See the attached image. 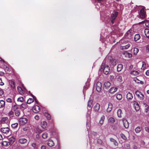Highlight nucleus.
<instances>
[{
    "mask_svg": "<svg viewBox=\"0 0 149 149\" xmlns=\"http://www.w3.org/2000/svg\"><path fill=\"white\" fill-rule=\"evenodd\" d=\"M102 89V84L100 81H98L96 84V89L98 92H100Z\"/></svg>",
    "mask_w": 149,
    "mask_h": 149,
    "instance_id": "6",
    "label": "nucleus"
},
{
    "mask_svg": "<svg viewBox=\"0 0 149 149\" xmlns=\"http://www.w3.org/2000/svg\"><path fill=\"white\" fill-rule=\"evenodd\" d=\"M146 75L147 76H149V70H148L145 73Z\"/></svg>",
    "mask_w": 149,
    "mask_h": 149,
    "instance_id": "62",
    "label": "nucleus"
},
{
    "mask_svg": "<svg viewBox=\"0 0 149 149\" xmlns=\"http://www.w3.org/2000/svg\"><path fill=\"white\" fill-rule=\"evenodd\" d=\"M100 108V105L97 103L94 106V110L96 112H97L99 111Z\"/></svg>",
    "mask_w": 149,
    "mask_h": 149,
    "instance_id": "16",
    "label": "nucleus"
},
{
    "mask_svg": "<svg viewBox=\"0 0 149 149\" xmlns=\"http://www.w3.org/2000/svg\"><path fill=\"white\" fill-rule=\"evenodd\" d=\"M127 100L130 101L133 98V96L132 94L129 92L127 95Z\"/></svg>",
    "mask_w": 149,
    "mask_h": 149,
    "instance_id": "12",
    "label": "nucleus"
},
{
    "mask_svg": "<svg viewBox=\"0 0 149 149\" xmlns=\"http://www.w3.org/2000/svg\"><path fill=\"white\" fill-rule=\"evenodd\" d=\"M132 31V30L131 29H129L125 34V36H127L128 35H130L131 36L132 35L131 32Z\"/></svg>",
    "mask_w": 149,
    "mask_h": 149,
    "instance_id": "37",
    "label": "nucleus"
},
{
    "mask_svg": "<svg viewBox=\"0 0 149 149\" xmlns=\"http://www.w3.org/2000/svg\"><path fill=\"white\" fill-rule=\"evenodd\" d=\"M132 56V55L130 53H128V56H127V57H129V58H130Z\"/></svg>",
    "mask_w": 149,
    "mask_h": 149,
    "instance_id": "63",
    "label": "nucleus"
},
{
    "mask_svg": "<svg viewBox=\"0 0 149 149\" xmlns=\"http://www.w3.org/2000/svg\"><path fill=\"white\" fill-rule=\"evenodd\" d=\"M118 12L116 11L114 12L111 16V21L112 23H113V21L117 17Z\"/></svg>",
    "mask_w": 149,
    "mask_h": 149,
    "instance_id": "4",
    "label": "nucleus"
},
{
    "mask_svg": "<svg viewBox=\"0 0 149 149\" xmlns=\"http://www.w3.org/2000/svg\"><path fill=\"white\" fill-rule=\"evenodd\" d=\"M123 68V65L120 64L118 65L117 67V71L119 72Z\"/></svg>",
    "mask_w": 149,
    "mask_h": 149,
    "instance_id": "25",
    "label": "nucleus"
},
{
    "mask_svg": "<svg viewBox=\"0 0 149 149\" xmlns=\"http://www.w3.org/2000/svg\"><path fill=\"white\" fill-rule=\"evenodd\" d=\"M113 108V105L111 103H109L108 104V107L107 109V112H110L112 110Z\"/></svg>",
    "mask_w": 149,
    "mask_h": 149,
    "instance_id": "18",
    "label": "nucleus"
},
{
    "mask_svg": "<svg viewBox=\"0 0 149 149\" xmlns=\"http://www.w3.org/2000/svg\"><path fill=\"white\" fill-rule=\"evenodd\" d=\"M1 131L4 133H7L9 132V129L8 127L2 128Z\"/></svg>",
    "mask_w": 149,
    "mask_h": 149,
    "instance_id": "13",
    "label": "nucleus"
},
{
    "mask_svg": "<svg viewBox=\"0 0 149 149\" xmlns=\"http://www.w3.org/2000/svg\"><path fill=\"white\" fill-rule=\"evenodd\" d=\"M26 105L24 104H21L20 106V107L21 108H24L25 107Z\"/></svg>",
    "mask_w": 149,
    "mask_h": 149,
    "instance_id": "61",
    "label": "nucleus"
},
{
    "mask_svg": "<svg viewBox=\"0 0 149 149\" xmlns=\"http://www.w3.org/2000/svg\"><path fill=\"white\" fill-rule=\"evenodd\" d=\"M18 126V123H13L11 125V126L14 129L17 128V127Z\"/></svg>",
    "mask_w": 149,
    "mask_h": 149,
    "instance_id": "40",
    "label": "nucleus"
},
{
    "mask_svg": "<svg viewBox=\"0 0 149 149\" xmlns=\"http://www.w3.org/2000/svg\"><path fill=\"white\" fill-rule=\"evenodd\" d=\"M34 118L36 120H37L39 119V116H38L37 115L35 116Z\"/></svg>",
    "mask_w": 149,
    "mask_h": 149,
    "instance_id": "60",
    "label": "nucleus"
},
{
    "mask_svg": "<svg viewBox=\"0 0 149 149\" xmlns=\"http://www.w3.org/2000/svg\"><path fill=\"white\" fill-rule=\"evenodd\" d=\"M139 51V49L138 48H135L134 49V54L135 55H136L137 54L138 52Z\"/></svg>",
    "mask_w": 149,
    "mask_h": 149,
    "instance_id": "38",
    "label": "nucleus"
},
{
    "mask_svg": "<svg viewBox=\"0 0 149 149\" xmlns=\"http://www.w3.org/2000/svg\"><path fill=\"white\" fill-rule=\"evenodd\" d=\"M47 133L46 132H45L42 134V136L43 138L45 139L47 138Z\"/></svg>",
    "mask_w": 149,
    "mask_h": 149,
    "instance_id": "43",
    "label": "nucleus"
},
{
    "mask_svg": "<svg viewBox=\"0 0 149 149\" xmlns=\"http://www.w3.org/2000/svg\"><path fill=\"white\" fill-rule=\"evenodd\" d=\"M27 140L25 138L20 139H19V141L21 143H24L26 142Z\"/></svg>",
    "mask_w": 149,
    "mask_h": 149,
    "instance_id": "27",
    "label": "nucleus"
},
{
    "mask_svg": "<svg viewBox=\"0 0 149 149\" xmlns=\"http://www.w3.org/2000/svg\"><path fill=\"white\" fill-rule=\"evenodd\" d=\"M5 105V102L3 100H0V108H3Z\"/></svg>",
    "mask_w": 149,
    "mask_h": 149,
    "instance_id": "22",
    "label": "nucleus"
},
{
    "mask_svg": "<svg viewBox=\"0 0 149 149\" xmlns=\"http://www.w3.org/2000/svg\"><path fill=\"white\" fill-rule=\"evenodd\" d=\"M110 141L111 142H112L115 145V146H118V143L114 139H113L112 138H110Z\"/></svg>",
    "mask_w": 149,
    "mask_h": 149,
    "instance_id": "32",
    "label": "nucleus"
},
{
    "mask_svg": "<svg viewBox=\"0 0 149 149\" xmlns=\"http://www.w3.org/2000/svg\"><path fill=\"white\" fill-rule=\"evenodd\" d=\"M108 121L111 123H113L115 122L114 119L112 117H110L108 119Z\"/></svg>",
    "mask_w": 149,
    "mask_h": 149,
    "instance_id": "34",
    "label": "nucleus"
},
{
    "mask_svg": "<svg viewBox=\"0 0 149 149\" xmlns=\"http://www.w3.org/2000/svg\"><path fill=\"white\" fill-rule=\"evenodd\" d=\"M130 44H128L125 46H121L120 47V48L122 49H126L130 47Z\"/></svg>",
    "mask_w": 149,
    "mask_h": 149,
    "instance_id": "31",
    "label": "nucleus"
},
{
    "mask_svg": "<svg viewBox=\"0 0 149 149\" xmlns=\"http://www.w3.org/2000/svg\"><path fill=\"white\" fill-rule=\"evenodd\" d=\"M146 51L147 53H149V45L146 46Z\"/></svg>",
    "mask_w": 149,
    "mask_h": 149,
    "instance_id": "55",
    "label": "nucleus"
},
{
    "mask_svg": "<svg viewBox=\"0 0 149 149\" xmlns=\"http://www.w3.org/2000/svg\"><path fill=\"white\" fill-rule=\"evenodd\" d=\"M6 101L8 102L12 103H13V102H15L14 100H12L10 98H8L7 99Z\"/></svg>",
    "mask_w": 149,
    "mask_h": 149,
    "instance_id": "46",
    "label": "nucleus"
},
{
    "mask_svg": "<svg viewBox=\"0 0 149 149\" xmlns=\"http://www.w3.org/2000/svg\"><path fill=\"white\" fill-rule=\"evenodd\" d=\"M97 143L100 144H102V141L100 139H97Z\"/></svg>",
    "mask_w": 149,
    "mask_h": 149,
    "instance_id": "50",
    "label": "nucleus"
},
{
    "mask_svg": "<svg viewBox=\"0 0 149 149\" xmlns=\"http://www.w3.org/2000/svg\"><path fill=\"white\" fill-rule=\"evenodd\" d=\"M130 74L132 76H139L140 75V73L137 71L134 70L130 72Z\"/></svg>",
    "mask_w": 149,
    "mask_h": 149,
    "instance_id": "11",
    "label": "nucleus"
},
{
    "mask_svg": "<svg viewBox=\"0 0 149 149\" xmlns=\"http://www.w3.org/2000/svg\"><path fill=\"white\" fill-rule=\"evenodd\" d=\"M144 33L146 37L149 39V29H146L144 30Z\"/></svg>",
    "mask_w": 149,
    "mask_h": 149,
    "instance_id": "21",
    "label": "nucleus"
},
{
    "mask_svg": "<svg viewBox=\"0 0 149 149\" xmlns=\"http://www.w3.org/2000/svg\"><path fill=\"white\" fill-rule=\"evenodd\" d=\"M4 84V83L2 82L1 78H0V85L3 86Z\"/></svg>",
    "mask_w": 149,
    "mask_h": 149,
    "instance_id": "59",
    "label": "nucleus"
},
{
    "mask_svg": "<svg viewBox=\"0 0 149 149\" xmlns=\"http://www.w3.org/2000/svg\"><path fill=\"white\" fill-rule=\"evenodd\" d=\"M97 134L96 132H92L91 133V136L92 138L94 139H95L96 138V136H97Z\"/></svg>",
    "mask_w": 149,
    "mask_h": 149,
    "instance_id": "35",
    "label": "nucleus"
},
{
    "mask_svg": "<svg viewBox=\"0 0 149 149\" xmlns=\"http://www.w3.org/2000/svg\"><path fill=\"white\" fill-rule=\"evenodd\" d=\"M9 83L10 85L11 88L14 89L15 87V82L12 80H10L9 81Z\"/></svg>",
    "mask_w": 149,
    "mask_h": 149,
    "instance_id": "23",
    "label": "nucleus"
},
{
    "mask_svg": "<svg viewBox=\"0 0 149 149\" xmlns=\"http://www.w3.org/2000/svg\"><path fill=\"white\" fill-rule=\"evenodd\" d=\"M104 119L105 117L104 115L102 116L101 117L99 123L101 125H102L103 124Z\"/></svg>",
    "mask_w": 149,
    "mask_h": 149,
    "instance_id": "30",
    "label": "nucleus"
},
{
    "mask_svg": "<svg viewBox=\"0 0 149 149\" xmlns=\"http://www.w3.org/2000/svg\"><path fill=\"white\" fill-rule=\"evenodd\" d=\"M40 110V108L38 105H36L34 107L33 109V112L37 113L39 112Z\"/></svg>",
    "mask_w": 149,
    "mask_h": 149,
    "instance_id": "10",
    "label": "nucleus"
},
{
    "mask_svg": "<svg viewBox=\"0 0 149 149\" xmlns=\"http://www.w3.org/2000/svg\"><path fill=\"white\" fill-rule=\"evenodd\" d=\"M47 145L49 146L52 147L54 145V144L52 140L49 139L48 141Z\"/></svg>",
    "mask_w": 149,
    "mask_h": 149,
    "instance_id": "19",
    "label": "nucleus"
},
{
    "mask_svg": "<svg viewBox=\"0 0 149 149\" xmlns=\"http://www.w3.org/2000/svg\"><path fill=\"white\" fill-rule=\"evenodd\" d=\"M134 81L136 82L139 83V81L140 80H138L137 78H135L134 79Z\"/></svg>",
    "mask_w": 149,
    "mask_h": 149,
    "instance_id": "56",
    "label": "nucleus"
},
{
    "mask_svg": "<svg viewBox=\"0 0 149 149\" xmlns=\"http://www.w3.org/2000/svg\"><path fill=\"white\" fill-rule=\"evenodd\" d=\"M118 90V88L116 87H113L110 88L109 92L111 93H113L116 92Z\"/></svg>",
    "mask_w": 149,
    "mask_h": 149,
    "instance_id": "14",
    "label": "nucleus"
},
{
    "mask_svg": "<svg viewBox=\"0 0 149 149\" xmlns=\"http://www.w3.org/2000/svg\"><path fill=\"white\" fill-rule=\"evenodd\" d=\"M116 75V79L120 82H122L123 81V79L121 74H117Z\"/></svg>",
    "mask_w": 149,
    "mask_h": 149,
    "instance_id": "7",
    "label": "nucleus"
},
{
    "mask_svg": "<svg viewBox=\"0 0 149 149\" xmlns=\"http://www.w3.org/2000/svg\"><path fill=\"white\" fill-rule=\"evenodd\" d=\"M27 121L28 120L26 118H21L19 120V123L20 125H23L27 123Z\"/></svg>",
    "mask_w": 149,
    "mask_h": 149,
    "instance_id": "5",
    "label": "nucleus"
},
{
    "mask_svg": "<svg viewBox=\"0 0 149 149\" xmlns=\"http://www.w3.org/2000/svg\"><path fill=\"white\" fill-rule=\"evenodd\" d=\"M17 101L22 102L24 101L23 97H19L17 99Z\"/></svg>",
    "mask_w": 149,
    "mask_h": 149,
    "instance_id": "42",
    "label": "nucleus"
},
{
    "mask_svg": "<svg viewBox=\"0 0 149 149\" xmlns=\"http://www.w3.org/2000/svg\"><path fill=\"white\" fill-rule=\"evenodd\" d=\"M9 141H11L10 143H12L15 141V139L13 138L12 137L9 138Z\"/></svg>",
    "mask_w": 149,
    "mask_h": 149,
    "instance_id": "48",
    "label": "nucleus"
},
{
    "mask_svg": "<svg viewBox=\"0 0 149 149\" xmlns=\"http://www.w3.org/2000/svg\"><path fill=\"white\" fill-rule=\"evenodd\" d=\"M142 129V127L140 126L137 127L135 130V131L136 133H139Z\"/></svg>",
    "mask_w": 149,
    "mask_h": 149,
    "instance_id": "20",
    "label": "nucleus"
},
{
    "mask_svg": "<svg viewBox=\"0 0 149 149\" xmlns=\"http://www.w3.org/2000/svg\"><path fill=\"white\" fill-rule=\"evenodd\" d=\"M10 144L9 142L7 141H3L2 142V145L4 146H6Z\"/></svg>",
    "mask_w": 149,
    "mask_h": 149,
    "instance_id": "39",
    "label": "nucleus"
},
{
    "mask_svg": "<svg viewBox=\"0 0 149 149\" xmlns=\"http://www.w3.org/2000/svg\"><path fill=\"white\" fill-rule=\"evenodd\" d=\"M142 68H143V70H145L146 68V63L144 62H142Z\"/></svg>",
    "mask_w": 149,
    "mask_h": 149,
    "instance_id": "49",
    "label": "nucleus"
},
{
    "mask_svg": "<svg viewBox=\"0 0 149 149\" xmlns=\"http://www.w3.org/2000/svg\"><path fill=\"white\" fill-rule=\"evenodd\" d=\"M145 131L147 132H149V127H146L144 128Z\"/></svg>",
    "mask_w": 149,
    "mask_h": 149,
    "instance_id": "57",
    "label": "nucleus"
},
{
    "mask_svg": "<svg viewBox=\"0 0 149 149\" xmlns=\"http://www.w3.org/2000/svg\"><path fill=\"white\" fill-rule=\"evenodd\" d=\"M132 103H133V104L134 106L138 104L136 101H133L132 102Z\"/></svg>",
    "mask_w": 149,
    "mask_h": 149,
    "instance_id": "58",
    "label": "nucleus"
},
{
    "mask_svg": "<svg viewBox=\"0 0 149 149\" xmlns=\"http://www.w3.org/2000/svg\"><path fill=\"white\" fill-rule=\"evenodd\" d=\"M140 38V36L139 34H136L134 37L135 41H136L139 39Z\"/></svg>",
    "mask_w": 149,
    "mask_h": 149,
    "instance_id": "33",
    "label": "nucleus"
},
{
    "mask_svg": "<svg viewBox=\"0 0 149 149\" xmlns=\"http://www.w3.org/2000/svg\"><path fill=\"white\" fill-rule=\"evenodd\" d=\"M92 103L93 101L92 100H89L88 101L87 106L88 107H89L91 109V108L92 106Z\"/></svg>",
    "mask_w": 149,
    "mask_h": 149,
    "instance_id": "24",
    "label": "nucleus"
},
{
    "mask_svg": "<svg viewBox=\"0 0 149 149\" xmlns=\"http://www.w3.org/2000/svg\"><path fill=\"white\" fill-rule=\"evenodd\" d=\"M135 94L139 99L142 100L144 99V95L141 91H136L135 92Z\"/></svg>",
    "mask_w": 149,
    "mask_h": 149,
    "instance_id": "3",
    "label": "nucleus"
},
{
    "mask_svg": "<svg viewBox=\"0 0 149 149\" xmlns=\"http://www.w3.org/2000/svg\"><path fill=\"white\" fill-rule=\"evenodd\" d=\"M104 87L106 88H108L111 86V83L109 81H106L104 84Z\"/></svg>",
    "mask_w": 149,
    "mask_h": 149,
    "instance_id": "29",
    "label": "nucleus"
},
{
    "mask_svg": "<svg viewBox=\"0 0 149 149\" xmlns=\"http://www.w3.org/2000/svg\"><path fill=\"white\" fill-rule=\"evenodd\" d=\"M12 109L14 111L16 110L18 108L17 105L15 102H13L12 105Z\"/></svg>",
    "mask_w": 149,
    "mask_h": 149,
    "instance_id": "15",
    "label": "nucleus"
},
{
    "mask_svg": "<svg viewBox=\"0 0 149 149\" xmlns=\"http://www.w3.org/2000/svg\"><path fill=\"white\" fill-rule=\"evenodd\" d=\"M116 98L118 100H120L122 98V96L120 94H118L116 95Z\"/></svg>",
    "mask_w": 149,
    "mask_h": 149,
    "instance_id": "26",
    "label": "nucleus"
},
{
    "mask_svg": "<svg viewBox=\"0 0 149 149\" xmlns=\"http://www.w3.org/2000/svg\"><path fill=\"white\" fill-rule=\"evenodd\" d=\"M8 119V118L7 117H4L2 118V120L3 122H5L7 121Z\"/></svg>",
    "mask_w": 149,
    "mask_h": 149,
    "instance_id": "52",
    "label": "nucleus"
},
{
    "mask_svg": "<svg viewBox=\"0 0 149 149\" xmlns=\"http://www.w3.org/2000/svg\"><path fill=\"white\" fill-rule=\"evenodd\" d=\"M123 122V125L126 128H127L129 126L128 122H127V120L125 118H123L122 120Z\"/></svg>",
    "mask_w": 149,
    "mask_h": 149,
    "instance_id": "8",
    "label": "nucleus"
},
{
    "mask_svg": "<svg viewBox=\"0 0 149 149\" xmlns=\"http://www.w3.org/2000/svg\"><path fill=\"white\" fill-rule=\"evenodd\" d=\"M8 114L10 117H13V112L12 111H11Z\"/></svg>",
    "mask_w": 149,
    "mask_h": 149,
    "instance_id": "53",
    "label": "nucleus"
},
{
    "mask_svg": "<svg viewBox=\"0 0 149 149\" xmlns=\"http://www.w3.org/2000/svg\"><path fill=\"white\" fill-rule=\"evenodd\" d=\"M121 138L124 140H126L127 139V138L123 134H120Z\"/></svg>",
    "mask_w": 149,
    "mask_h": 149,
    "instance_id": "44",
    "label": "nucleus"
},
{
    "mask_svg": "<svg viewBox=\"0 0 149 149\" xmlns=\"http://www.w3.org/2000/svg\"><path fill=\"white\" fill-rule=\"evenodd\" d=\"M41 149H46V147L45 146L42 145L41 147Z\"/></svg>",
    "mask_w": 149,
    "mask_h": 149,
    "instance_id": "64",
    "label": "nucleus"
},
{
    "mask_svg": "<svg viewBox=\"0 0 149 149\" xmlns=\"http://www.w3.org/2000/svg\"><path fill=\"white\" fill-rule=\"evenodd\" d=\"M15 114L16 116H18L20 114V111L19 110H17L15 112Z\"/></svg>",
    "mask_w": 149,
    "mask_h": 149,
    "instance_id": "45",
    "label": "nucleus"
},
{
    "mask_svg": "<svg viewBox=\"0 0 149 149\" xmlns=\"http://www.w3.org/2000/svg\"><path fill=\"white\" fill-rule=\"evenodd\" d=\"M141 9L140 11V15L141 18H144L146 16V12L144 10L145 8L144 6H141Z\"/></svg>",
    "mask_w": 149,
    "mask_h": 149,
    "instance_id": "2",
    "label": "nucleus"
},
{
    "mask_svg": "<svg viewBox=\"0 0 149 149\" xmlns=\"http://www.w3.org/2000/svg\"><path fill=\"white\" fill-rule=\"evenodd\" d=\"M40 125L42 128L45 129L47 127V124L45 121H43L41 122Z\"/></svg>",
    "mask_w": 149,
    "mask_h": 149,
    "instance_id": "17",
    "label": "nucleus"
},
{
    "mask_svg": "<svg viewBox=\"0 0 149 149\" xmlns=\"http://www.w3.org/2000/svg\"><path fill=\"white\" fill-rule=\"evenodd\" d=\"M128 53L126 51H125L123 53V54L124 55L125 57H127Z\"/></svg>",
    "mask_w": 149,
    "mask_h": 149,
    "instance_id": "51",
    "label": "nucleus"
},
{
    "mask_svg": "<svg viewBox=\"0 0 149 149\" xmlns=\"http://www.w3.org/2000/svg\"><path fill=\"white\" fill-rule=\"evenodd\" d=\"M134 107L135 108V110L136 111H137L139 110V109H140V107H139V104L134 106Z\"/></svg>",
    "mask_w": 149,
    "mask_h": 149,
    "instance_id": "41",
    "label": "nucleus"
},
{
    "mask_svg": "<svg viewBox=\"0 0 149 149\" xmlns=\"http://www.w3.org/2000/svg\"><path fill=\"white\" fill-rule=\"evenodd\" d=\"M17 90L18 92L21 94L22 95L24 93L23 90L20 87L18 86Z\"/></svg>",
    "mask_w": 149,
    "mask_h": 149,
    "instance_id": "36",
    "label": "nucleus"
},
{
    "mask_svg": "<svg viewBox=\"0 0 149 149\" xmlns=\"http://www.w3.org/2000/svg\"><path fill=\"white\" fill-rule=\"evenodd\" d=\"M100 70L101 71H103L104 73L106 74H108L110 71L109 66L104 63H102Z\"/></svg>",
    "mask_w": 149,
    "mask_h": 149,
    "instance_id": "1",
    "label": "nucleus"
},
{
    "mask_svg": "<svg viewBox=\"0 0 149 149\" xmlns=\"http://www.w3.org/2000/svg\"><path fill=\"white\" fill-rule=\"evenodd\" d=\"M122 111L120 109H119L117 112V113L118 116L119 118H121L122 117Z\"/></svg>",
    "mask_w": 149,
    "mask_h": 149,
    "instance_id": "28",
    "label": "nucleus"
},
{
    "mask_svg": "<svg viewBox=\"0 0 149 149\" xmlns=\"http://www.w3.org/2000/svg\"><path fill=\"white\" fill-rule=\"evenodd\" d=\"M45 115L47 117V118L48 119H50L51 118L50 115L48 113H45Z\"/></svg>",
    "mask_w": 149,
    "mask_h": 149,
    "instance_id": "54",
    "label": "nucleus"
},
{
    "mask_svg": "<svg viewBox=\"0 0 149 149\" xmlns=\"http://www.w3.org/2000/svg\"><path fill=\"white\" fill-rule=\"evenodd\" d=\"M33 98H29L27 101V103L28 104H30L34 101V99L35 100V101L37 102V100L35 96L33 95Z\"/></svg>",
    "mask_w": 149,
    "mask_h": 149,
    "instance_id": "9",
    "label": "nucleus"
},
{
    "mask_svg": "<svg viewBox=\"0 0 149 149\" xmlns=\"http://www.w3.org/2000/svg\"><path fill=\"white\" fill-rule=\"evenodd\" d=\"M31 145L34 148H37V145L35 143L33 142L31 144Z\"/></svg>",
    "mask_w": 149,
    "mask_h": 149,
    "instance_id": "47",
    "label": "nucleus"
}]
</instances>
